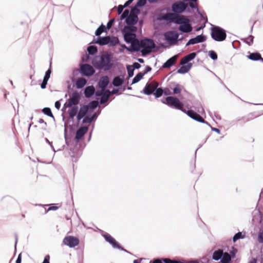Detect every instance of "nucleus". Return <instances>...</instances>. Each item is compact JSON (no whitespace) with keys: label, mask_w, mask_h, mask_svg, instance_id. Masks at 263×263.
Here are the masks:
<instances>
[{"label":"nucleus","mask_w":263,"mask_h":263,"mask_svg":"<svg viewBox=\"0 0 263 263\" xmlns=\"http://www.w3.org/2000/svg\"><path fill=\"white\" fill-rule=\"evenodd\" d=\"M260 54L257 52L251 53L248 56V58L252 61H258L260 58Z\"/></svg>","instance_id":"72a5a7b5"},{"label":"nucleus","mask_w":263,"mask_h":263,"mask_svg":"<svg viewBox=\"0 0 263 263\" xmlns=\"http://www.w3.org/2000/svg\"><path fill=\"white\" fill-rule=\"evenodd\" d=\"M89 112L88 110V106L83 105L80 107L78 114L77 115V120L80 121L81 119L86 116V114Z\"/></svg>","instance_id":"f3484780"},{"label":"nucleus","mask_w":263,"mask_h":263,"mask_svg":"<svg viewBox=\"0 0 263 263\" xmlns=\"http://www.w3.org/2000/svg\"><path fill=\"white\" fill-rule=\"evenodd\" d=\"M188 4L183 2L178 1L174 3L172 5V10L177 14L181 13L185 10Z\"/></svg>","instance_id":"423d86ee"},{"label":"nucleus","mask_w":263,"mask_h":263,"mask_svg":"<svg viewBox=\"0 0 263 263\" xmlns=\"http://www.w3.org/2000/svg\"><path fill=\"white\" fill-rule=\"evenodd\" d=\"M189 20V19L186 17L185 16L179 15L178 14L176 15L175 23L177 24H179L180 25L181 24L184 23V22H186Z\"/></svg>","instance_id":"c85d7f7f"},{"label":"nucleus","mask_w":263,"mask_h":263,"mask_svg":"<svg viewBox=\"0 0 263 263\" xmlns=\"http://www.w3.org/2000/svg\"><path fill=\"white\" fill-rule=\"evenodd\" d=\"M133 1V0H128L127 1H126L125 2V3L124 4V6H125V7H127L129 5H130L132 2Z\"/></svg>","instance_id":"338daca9"},{"label":"nucleus","mask_w":263,"mask_h":263,"mask_svg":"<svg viewBox=\"0 0 263 263\" xmlns=\"http://www.w3.org/2000/svg\"><path fill=\"white\" fill-rule=\"evenodd\" d=\"M125 8V6L124 5H119L118 6V14H120L124 8Z\"/></svg>","instance_id":"864d4df0"},{"label":"nucleus","mask_w":263,"mask_h":263,"mask_svg":"<svg viewBox=\"0 0 263 263\" xmlns=\"http://www.w3.org/2000/svg\"><path fill=\"white\" fill-rule=\"evenodd\" d=\"M21 261H22L21 254H20L17 257L16 260V263H21Z\"/></svg>","instance_id":"0e129e2a"},{"label":"nucleus","mask_w":263,"mask_h":263,"mask_svg":"<svg viewBox=\"0 0 263 263\" xmlns=\"http://www.w3.org/2000/svg\"><path fill=\"white\" fill-rule=\"evenodd\" d=\"M164 36L166 41L168 42L171 45L175 44L179 37V34L178 32L174 31H169L166 32Z\"/></svg>","instance_id":"0eeeda50"},{"label":"nucleus","mask_w":263,"mask_h":263,"mask_svg":"<svg viewBox=\"0 0 263 263\" xmlns=\"http://www.w3.org/2000/svg\"><path fill=\"white\" fill-rule=\"evenodd\" d=\"M63 242L69 248H74L79 244L80 240L78 238L74 236H66L63 239Z\"/></svg>","instance_id":"6e6552de"},{"label":"nucleus","mask_w":263,"mask_h":263,"mask_svg":"<svg viewBox=\"0 0 263 263\" xmlns=\"http://www.w3.org/2000/svg\"><path fill=\"white\" fill-rule=\"evenodd\" d=\"M127 69L128 77L130 78V77H133L134 75V69L130 66H128L127 67Z\"/></svg>","instance_id":"09e8293b"},{"label":"nucleus","mask_w":263,"mask_h":263,"mask_svg":"<svg viewBox=\"0 0 263 263\" xmlns=\"http://www.w3.org/2000/svg\"><path fill=\"white\" fill-rule=\"evenodd\" d=\"M133 69H138L141 67V65L139 64L138 63H134L133 65Z\"/></svg>","instance_id":"680f3d73"},{"label":"nucleus","mask_w":263,"mask_h":263,"mask_svg":"<svg viewBox=\"0 0 263 263\" xmlns=\"http://www.w3.org/2000/svg\"><path fill=\"white\" fill-rule=\"evenodd\" d=\"M209 56L211 59L216 60L217 59V55L216 53L214 51H210L209 52Z\"/></svg>","instance_id":"49530a36"},{"label":"nucleus","mask_w":263,"mask_h":263,"mask_svg":"<svg viewBox=\"0 0 263 263\" xmlns=\"http://www.w3.org/2000/svg\"><path fill=\"white\" fill-rule=\"evenodd\" d=\"M115 18H112V19H111L109 21V22H108V23L107 24V26H106V28L108 29H109L111 28V27L112 26L113 24H114V23L115 22Z\"/></svg>","instance_id":"603ef678"},{"label":"nucleus","mask_w":263,"mask_h":263,"mask_svg":"<svg viewBox=\"0 0 263 263\" xmlns=\"http://www.w3.org/2000/svg\"><path fill=\"white\" fill-rule=\"evenodd\" d=\"M103 236L105 240L110 244L112 247L115 249H122V247H121L119 244L116 241V240L111 237L110 235L106 234L103 235Z\"/></svg>","instance_id":"ddd939ff"},{"label":"nucleus","mask_w":263,"mask_h":263,"mask_svg":"<svg viewBox=\"0 0 263 263\" xmlns=\"http://www.w3.org/2000/svg\"><path fill=\"white\" fill-rule=\"evenodd\" d=\"M151 70H152V68L149 66H146L144 72H142V73L143 74V76H144L145 74H146L148 72H150Z\"/></svg>","instance_id":"6e6d98bb"},{"label":"nucleus","mask_w":263,"mask_h":263,"mask_svg":"<svg viewBox=\"0 0 263 263\" xmlns=\"http://www.w3.org/2000/svg\"><path fill=\"white\" fill-rule=\"evenodd\" d=\"M80 101V96L78 93L74 92L72 96L68 99V102L66 104L67 107H71L73 105H77Z\"/></svg>","instance_id":"9b49d317"},{"label":"nucleus","mask_w":263,"mask_h":263,"mask_svg":"<svg viewBox=\"0 0 263 263\" xmlns=\"http://www.w3.org/2000/svg\"><path fill=\"white\" fill-rule=\"evenodd\" d=\"M95 92V87L93 86H89L86 87L84 90L85 96L88 98L91 97Z\"/></svg>","instance_id":"5701e85b"},{"label":"nucleus","mask_w":263,"mask_h":263,"mask_svg":"<svg viewBox=\"0 0 263 263\" xmlns=\"http://www.w3.org/2000/svg\"><path fill=\"white\" fill-rule=\"evenodd\" d=\"M110 96V93L109 90H106L103 95L102 96L101 99H100V103L101 104H104L105 102H106L109 99V97Z\"/></svg>","instance_id":"bb28decb"},{"label":"nucleus","mask_w":263,"mask_h":263,"mask_svg":"<svg viewBox=\"0 0 263 263\" xmlns=\"http://www.w3.org/2000/svg\"><path fill=\"white\" fill-rule=\"evenodd\" d=\"M242 238V233L241 232H238V233H236L234 236V237L233 238V240L234 242H235L236 240H237L240 238Z\"/></svg>","instance_id":"de8ad7c7"},{"label":"nucleus","mask_w":263,"mask_h":263,"mask_svg":"<svg viewBox=\"0 0 263 263\" xmlns=\"http://www.w3.org/2000/svg\"><path fill=\"white\" fill-rule=\"evenodd\" d=\"M211 37L216 41H223L227 37L226 31L219 26H214L211 28Z\"/></svg>","instance_id":"f03ea898"},{"label":"nucleus","mask_w":263,"mask_h":263,"mask_svg":"<svg viewBox=\"0 0 263 263\" xmlns=\"http://www.w3.org/2000/svg\"><path fill=\"white\" fill-rule=\"evenodd\" d=\"M222 253L223 251L222 250H218L215 251L213 254V259L215 260L221 259V257H222Z\"/></svg>","instance_id":"473e14b6"},{"label":"nucleus","mask_w":263,"mask_h":263,"mask_svg":"<svg viewBox=\"0 0 263 263\" xmlns=\"http://www.w3.org/2000/svg\"><path fill=\"white\" fill-rule=\"evenodd\" d=\"M119 91V90L118 89H114L112 91H110V95L113 94L117 93Z\"/></svg>","instance_id":"774afa93"},{"label":"nucleus","mask_w":263,"mask_h":263,"mask_svg":"<svg viewBox=\"0 0 263 263\" xmlns=\"http://www.w3.org/2000/svg\"><path fill=\"white\" fill-rule=\"evenodd\" d=\"M126 29H130L132 31H135L136 28L135 27H125L124 29V39L127 43H130L135 39H136L135 34L132 33L128 31H126Z\"/></svg>","instance_id":"1a4fd4ad"},{"label":"nucleus","mask_w":263,"mask_h":263,"mask_svg":"<svg viewBox=\"0 0 263 263\" xmlns=\"http://www.w3.org/2000/svg\"><path fill=\"white\" fill-rule=\"evenodd\" d=\"M105 26L102 24L96 30L95 32V34L96 36H99L103 31H105Z\"/></svg>","instance_id":"58836bf2"},{"label":"nucleus","mask_w":263,"mask_h":263,"mask_svg":"<svg viewBox=\"0 0 263 263\" xmlns=\"http://www.w3.org/2000/svg\"><path fill=\"white\" fill-rule=\"evenodd\" d=\"M123 77L117 76L114 78L112 81V85L115 87H119L123 83Z\"/></svg>","instance_id":"a878e982"},{"label":"nucleus","mask_w":263,"mask_h":263,"mask_svg":"<svg viewBox=\"0 0 263 263\" xmlns=\"http://www.w3.org/2000/svg\"><path fill=\"white\" fill-rule=\"evenodd\" d=\"M83 118V123H90L92 121V119L91 117H89L88 116H85Z\"/></svg>","instance_id":"8fccbe9b"},{"label":"nucleus","mask_w":263,"mask_h":263,"mask_svg":"<svg viewBox=\"0 0 263 263\" xmlns=\"http://www.w3.org/2000/svg\"><path fill=\"white\" fill-rule=\"evenodd\" d=\"M81 71L82 74L85 76H91L95 73L93 68L87 64H83L81 66Z\"/></svg>","instance_id":"9d476101"},{"label":"nucleus","mask_w":263,"mask_h":263,"mask_svg":"<svg viewBox=\"0 0 263 263\" xmlns=\"http://www.w3.org/2000/svg\"><path fill=\"white\" fill-rule=\"evenodd\" d=\"M187 115L190 118L197 121L209 125L208 123L205 121L198 114L192 110H187Z\"/></svg>","instance_id":"f8f14e48"},{"label":"nucleus","mask_w":263,"mask_h":263,"mask_svg":"<svg viewBox=\"0 0 263 263\" xmlns=\"http://www.w3.org/2000/svg\"><path fill=\"white\" fill-rule=\"evenodd\" d=\"M87 80L84 78H78L76 82V86L78 89L82 88L86 84Z\"/></svg>","instance_id":"393cba45"},{"label":"nucleus","mask_w":263,"mask_h":263,"mask_svg":"<svg viewBox=\"0 0 263 263\" xmlns=\"http://www.w3.org/2000/svg\"><path fill=\"white\" fill-rule=\"evenodd\" d=\"M145 3V1H144V0H139L137 2V6L141 7V6L144 5Z\"/></svg>","instance_id":"13d9d810"},{"label":"nucleus","mask_w":263,"mask_h":263,"mask_svg":"<svg viewBox=\"0 0 263 263\" xmlns=\"http://www.w3.org/2000/svg\"><path fill=\"white\" fill-rule=\"evenodd\" d=\"M205 40V36L202 34L198 35L195 37L190 39L187 43L186 44V46H188L190 45H194L197 43H202L204 42Z\"/></svg>","instance_id":"4468645a"},{"label":"nucleus","mask_w":263,"mask_h":263,"mask_svg":"<svg viewBox=\"0 0 263 263\" xmlns=\"http://www.w3.org/2000/svg\"><path fill=\"white\" fill-rule=\"evenodd\" d=\"M109 83V78L105 76L102 77L99 80L98 83L99 86L103 90H105L106 87Z\"/></svg>","instance_id":"6ab92c4d"},{"label":"nucleus","mask_w":263,"mask_h":263,"mask_svg":"<svg viewBox=\"0 0 263 263\" xmlns=\"http://www.w3.org/2000/svg\"><path fill=\"white\" fill-rule=\"evenodd\" d=\"M45 141H46V142L47 143H48V144L50 145V146H51V148H52V150L54 151V152H55V149H54V147H53V145H52V143H51V142H50L49 141V140H48V139H47V138H46V139H45Z\"/></svg>","instance_id":"e2e57ef3"},{"label":"nucleus","mask_w":263,"mask_h":263,"mask_svg":"<svg viewBox=\"0 0 263 263\" xmlns=\"http://www.w3.org/2000/svg\"><path fill=\"white\" fill-rule=\"evenodd\" d=\"M257 240L259 243H263V234L262 233L258 234L257 237Z\"/></svg>","instance_id":"5fc2aeb1"},{"label":"nucleus","mask_w":263,"mask_h":263,"mask_svg":"<svg viewBox=\"0 0 263 263\" xmlns=\"http://www.w3.org/2000/svg\"><path fill=\"white\" fill-rule=\"evenodd\" d=\"M110 44L111 45H116L119 42V40L117 37H110Z\"/></svg>","instance_id":"c03bdc74"},{"label":"nucleus","mask_w":263,"mask_h":263,"mask_svg":"<svg viewBox=\"0 0 263 263\" xmlns=\"http://www.w3.org/2000/svg\"><path fill=\"white\" fill-rule=\"evenodd\" d=\"M177 59V56L175 55L167 60L163 65L162 67L166 68H170L171 66H172L175 62H176Z\"/></svg>","instance_id":"b1692460"},{"label":"nucleus","mask_w":263,"mask_h":263,"mask_svg":"<svg viewBox=\"0 0 263 263\" xmlns=\"http://www.w3.org/2000/svg\"><path fill=\"white\" fill-rule=\"evenodd\" d=\"M88 130V127L86 126H83L79 128L76 134L75 140L77 142H78L83 137L84 135L87 133Z\"/></svg>","instance_id":"2eb2a0df"},{"label":"nucleus","mask_w":263,"mask_h":263,"mask_svg":"<svg viewBox=\"0 0 263 263\" xmlns=\"http://www.w3.org/2000/svg\"><path fill=\"white\" fill-rule=\"evenodd\" d=\"M191 66L192 64L191 63L188 64L187 66H182L177 70V72L181 74L185 73L190 70Z\"/></svg>","instance_id":"c756f323"},{"label":"nucleus","mask_w":263,"mask_h":263,"mask_svg":"<svg viewBox=\"0 0 263 263\" xmlns=\"http://www.w3.org/2000/svg\"><path fill=\"white\" fill-rule=\"evenodd\" d=\"M98 105V102L96 101H91L88 105H87L88 106V110L89 112H91L94 109L97 107Z\"/></svg>","instance_id":"f704fd0d"},{"label":"nucleus","mask_w":263,"mask_h":263,"mask_svg":"<svg viewBox=\"0 0 263 263\" xmlns=\"http://www.w3.org/2000/svg\"><path fill=\"white\" fill-rule=\"evenodd\" d=\"M87 51L89 54L92 55L97 52L98 49L97 47L95 46H90L88 47Z\"/></svg>","instance_id":"4c0bfd02"},{"label":"nucleus","mask_w":263,"mask_h":263,"mask_svg":"<svg viewBox=\"0 0 263 263\" xmlns=\"http://www.w3.org/2000/svg\"><path fill=\"white\" fill-rule=\"evenodd\" d=\"M253 36L249 35L248 37L245 39L244 41L249 45H251L253 42Z\"/></svg>","instance_id":"37998d69"},{"label":"nucleus","mask_w":263,"mask_h":263,"mask_svg":"<svg viewBox=\"0 0 263 263\" xmlns=\"http://www.w3.org/2000/svg\"><path fill=\"white\" fill-rule=\"evenodd\" d=\"M179 29L181 32L185 33H189L192 31V27L190 23V20L181 24L179 27Z\"/></svg>","instance_id":"dca6fc26"},{"label":"nucleus","mask_w":263,"mask_h":263,"mask_svg":"<svg viewBox=\"0 0 263 263\" xmlns=\"http://www.w3.org/2000/svg\"><path fill=\"white\" fill-rule=\"evenodd\" d=\"M231 260V257L230 254L225 252L222 253V257L221 258V262L222 263H229Z\"/></svg>","instance_id":"7c9ffc66"},{"label":"nucleus","mask_w":263,"mask_h":263,"mask_svg":"<svg viewBox=\"0 0 263 263\" xmlns=\"http://www.w3.org/2000/svg\"><path fill=\"white\" fill-rule=\"evenodd\" d=\"M104 91V90H103L102 89H101V90L100 91H97L96 92H95L96 96H101L103 95V94L104 93L103 92Z\"/></svg>","instance_id":"bf43d9fd"},{"label":"nucleus","mask_w":263,"mask_h":263,"mask_svg":"<svg viewBox=\"0 0 263 263\" xmlns=\"http://www.w3.org/2000/svg\"><path fill=\"white\" fill-rule=\"evenodd\" d=\"M162 102L171 108L177 109L182 110L183 107V104L179 100L174 97H167L165 100H162Z\"/></svg>","instance_id":"7ed1b4c3"},{"label":"nucleus","mask_w":263,"mask_h":263,"mask_svg":"<svg viewBox=\"0 0 263 263\" xmlns=\"http://www.w3.org/2000/svg\"><path fill=\"white\" fill-rule=\"evenodd\" d=\"M49 260H50V256L49 255H47L45 256L43 263H50Z\"/></svg>","instance_id":"052dcab7"},{"label":"nucleus","mask_w":263,"mask_h":263,"mask_svg":"<svg viewBox=\"0 0 263 263\" xmlns=\"http://www.w3.org/2000/svg\"><path fill=\"white\" fill-rule=\"evenodd\" d=\"M156 89V86H153L151 83H147L142 90V92L145 95H149L152 94Z\"/></svg>","instance_id":"aec40b11"},{"label":"nucleus","mask_w":263,"mask_h":263,"mask_svg":"<svg viewBox=\"0 0 263 263\" xmlns=\"http://www.w3.org/2000/svg\"><path fill=\"white\" fill-rule=\"evenodd\" d=\"M181 91V86L178 84H175V87L173 88V93L174 94H179Z\"/></svg>","instance_id":"a19ab883"},{"label":"nucleus","mask_w":263,"mask_h":263,"mask_svg":"<svg viewBox=\"0 0 263 263\" xmlns=\"http://www.w3.org/2000/svg\"><path fill=\"white\" fill-rule=\"evenodd\" d=\"M132 48H126L129 51H138L141 48V41L138 39H135L131 43Z\"/></svg>","instance_id":"a211bd4d"},{"label":"nucleus","mask_w":263,"mask_h":263,"mask_svg":"<svg viewBox=\"0 0 263 263\" xmlns=\"http://www.w3.org/2000/svg\"><path fill=\"white\" fill-rule=\"evenodd\" d=\"M194 107L199 114H202L204 112V108L202 106L201 104L199 102L196 103Z\"/></svg>","instance_id":"c9c22d12"},{"label":"nucleus","mask_w":263,"mask_h":263,"mask_svg":"<svg viewBox=\"0 0 263 263\" xmlns=\"http://www.w3.org/2000/svg\"><path fill=\"white\" fill-rule=\"evenodd\" d=\"M139 12V10L138 9L136 8L132 9L129 16L125 20L126 23L128 25H135L138 21V14Z\"/></svg>","instance_id":"39448f33"},{"label":"nucleus","mask_w":263,"mask_h":263,"mask_svg":"<svg viewBox=\"0 0 263 263\" xmlns=\"http://www.w3.org/2000/svg\"><path fill=\"white\" fill-rule=\"evenodd\" d=\"M164 263H182V262L178 260H172L170 258H164L163 259Z\"/></svg>","instance_id":"a18cd8bd"},{"label":"nucleus","mask_w":263,"mask_h":263,"mask_svg":"<svg viewBox=\"0 0 263 263\" xmlns=\"http://www.w3.org/2000/svg\"><path fill=\"white\" fill-rule=\"evenodd\" d=\"M155 92L154 93L156 98H159L161 97L163 94V90L161 88H156L155 89Z\"/></svg>","instance_id":"79ce46f5"},{"label":"nucleus","mask_w":263,"mask_h":263,"mask_svg":"<svg viewBox=\"0 0 263 263\" xmlns=\"http://www.w3.org/2000/svg\"><path fill=\"white\" fill-rule=\"evenodd\" d=\"M92 64L98 69L108 70L113 66L112 54L106 52L101 55H96L93 58Z\"/></svg>","instance_id":"f257e3e1"},{"label":"nucleus","mask_w":263,"mask_h":263,"mask_svg":"<svg viewBox=\"0 0 263 263\" xmlns=\"http://www.w3.org/2000/svg\"><path fill=\"white\" fill-rule=\"evenodd\" d=\"M42 111L43 112L49 116V117H52V118H53V116L52 114V112H51V110L50 109V108H48V107H45V108H44L43 109H42Z\"/></svg>","instance_id":"ea45409f"},{"label":"nucleus","mask_w":263,"mask_h":263,"mask_svg":"<svg viewBox=\"0 0 263 263\" xmlns=\"http://www.w3.org/2000/svg\"><path fill=\"white\" fill-rule=\"evenodd\" d=\"M47 82H48V81L43 79V81L42 83L41 84V88L44 89V88H46L47 84Z\"/></svg>","instance_id":"4d7b16f0"},{"label":"nucleus","mask_w":263,"mask_h":263,"mask_svg":"<svg viewBox=\"0 0 263 263\" xmlns=\"http://www.w3.org/2000/svg\"><path fill=\"white\" fill-rule=\"evenodd\" d=\"M177 14L174 13H167L164 16L165 20L170 21L175 23Z\"/></svg>","instance_id":"2f4dec72"},{"label":"nucleus","mask_w":263,"mask_h":263,"mask_svg":"<svg viewBox=\"0 0 263 263\" xmlns=\"http://www.w3.org/2000/svg\"><path fill=\"white\" fill-rule=\"evenodd\" d=\"M143 76V74H142V72L138 73L133 79L132 84L138 82Z\"/></svg>","instance_id":"e433bc0d"},{"label":"nucleus","mask_w":263,"mask_h":263,"mask_svg":"<svg viewBox=\"0 0 263 263\" xmlns=\"http://www.w3.org/2000/svg\"><path fill=\"white\" fill-rule=\"evenodd\" d=\"M78 111V107L77 106H73L70 108L68 111L69 118L73 119L77 114Z\"/></svg>","instance_id":"cd10ccee"},{"label":"nucleus","mask_w":263,"mask_h":263,"mask_svg":"<svg viewBox=\"0 0 263 263\" xmlns=\"http://www.w3.org/2000/svg\"><path fill=\"white\" fill-rule=\"evenodd\" d=\"M110 36H107L104 37H99L96 41V43L100 45H105L109 44L110 42Z\"/></svg>","instance_id":"4be33fe9"},{"label":"nucleus","mask_w":263,"mask_h":263,"mask_svg":"<svg viewBox=\"0 0 263 263\" xmlns=\"http://www.w3.org/2000/svg\"><path fill=\"white\" fill-rule=\"evenodd\" d=\"M155 47V43L151 39H145L141 40V51L143 55L149 53Z\"/></svg>","instance_id":"20e7f679"},{"label":"nucleus","mask_w":263,"mask_h":263,"mask_svg":"<svg viewBox=\"0 0 263 263\" xmlns=\"http://www.w3.org/2000/svg\"><path fill=\"white\" fill-rule=\"evenodd\" d=\"M51 73V71L50 69H48L46 72H45V74L44 76V80H47V81H48L49 78H50V74Z\"/></svg>","instance_id":"3c124183"},{"label":"nucleus","mask_w":263,"mask_h":263,"mask_svg":"<svg viewBox=\"0 0 263 263\" xmlns=\"http://www.w3.org/2000/svg\"><path fill=\"white\" fill-rule=\"evenodd\" d=\"M55 107L57 109H59L60 108V106H61V103H60L59 101H56L55 102Z\"/></svg>","instance_id":"69168bd1"},{"label":"nucleus","mask_w":263,"mask_h":263,"mask_svg":"<svg viewBox=\"0 0 263 263\" xmlns=\"http://www.w3.org/2000/svg\"><path fill=\"white\" fill-rule=\"evenodd\" d=\"M196 56L195 52H192L185 57H184L180 61L181 65H184L187 63L193 60Z\"/></svg>","instance_id":"412c9836"}]
</instances>
